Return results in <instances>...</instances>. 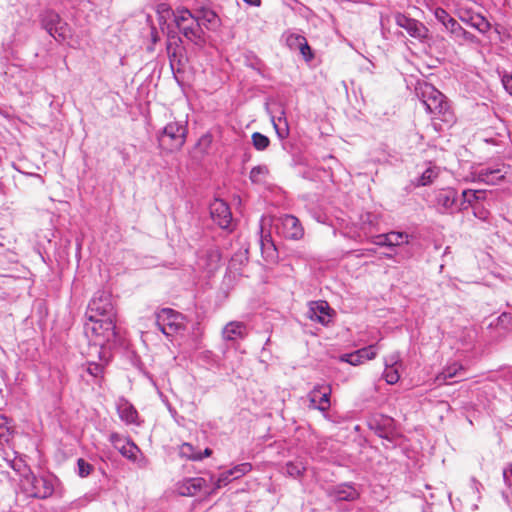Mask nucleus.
<instances>
[{"label": "nucleus", "instance_id": "f257e3e1", "mask_svg": "<svg viewBox=\"0 0 512 512\" xmlns=\"http://www.w3.org/2000/svg\"><path fill=\"white\" fill-rule=\"evenodd\" d=\"M85 317V332L95 337L96 344L109 347L117 344L116 311L110 292L98 290L89 301Z\"/></svg>", "mask_w": 512, "mask_h": 512}, {"label": "nucleus", "instance_id": "f03ea898", "mask_svg": "<svg viewBox=\"0 0 512 512\" xmlns=\"http://www.w3.org/2000/svg\"><path fill=\"white\" fill-rule=\"evenodd\" d=\"M158 12L161 18H164V13H166L168 16L171 15L173 17V22L175 23L179 32L187 40L193 42L195 45L201 46L206 42L205 32L200 27L196 15H194V10L190 11L184 7L172 10L167 7L166 4H161L159 6Z\"/></svg>", "mask_w": 512, "mask_h": 512}, {"label": "nucleus", "instance_id": "7ed1b4c3", "mask_svg": "<svg viewBox=\"0 0 512 512\" xmlns=\"http://www.w3.org/2000/svg\"><path fill=\"white\" fill-rule=\"evenodd\" d=\"M417 97L421 100L425 109L430 114L442 117L449 121L452 113L446 96L428 82H418L415 88Z\"/></svg>", "mask_w": 512, "mask_h": 512}, {"label": "nucleus", "instance_id": "20e7f679", "mask_svg": "<svg viewBox=\"0 0 512 512\" xmlns=\"http://www.w3.org/2000/svg\"><path fill=\"white\" fill-rule=\"evenodd\" d=\"M261 219L271 230L285 239L299 240L304 235V229L299 219L293 215L262 216Z\"/></svg>", "mask_w": 512, "mask_h": 512}, {"label": "nucleus", "instance_id": "39448f33", "mask_svg": "<svg viewBox=\"0 0 512 512\" xmlns=\"http://www.w3.org/2000/svg\"><path fill=\"white\" fill-rule=\"evenodd\" d=\"M187 132L186 123L181 121L170 122L159 133V144L169 151L179 150L186 142Z\"/></svg>", "mask_w": 512, "mask_h": 512}, {"label": "nucleus", "instance_id": "423d86ee", "mask_svg": "<svg viewBox=\"0 0 512 512\" xmlns=\"http://www.w3.org/2000/svg\"><path fill=\"white\" fill-rule=\"evenodd\" d=\"M156 325L164 335L172 336L184 329V316L171 308H163L156 313Z\"/></svg>", "mask_w": 512, "mask_h": 512}, {"label": "nucleus", "instance_id": "0eeeda50", "mask_svg": "<svg viewBox=\"0 0 512 512\" xmlns=\"http://www.w3.org/2000/svg\"><path fill=\"white\" fill-rule=\"evenodd\" d=\"M41 25L57 42H63L69 36L70 29L68 24L53 10L43 12L41 15Z\"/></svg>", "mask_w": 512, "mask_h": 512}, {"label": "nucleus", "instance_id": "6e6552de", "mask_svg": "<svg viewBox=\"0 0 512 512\" xmlns=\"http://www.w3.org/2000/svg\"><path fill=\"white\" fill-rule=\"evenodd\" d=\"M434 206L441 214H454L460 211L458 192L456 189L448 187L434 192Z\"/></svg>", "mask_w": 512, "mask_h": 512}, {"label": "nucleus", "instance_id": "1a4fd4ad", "mask_svg": "<svg viewBox=\"0 0 512 512\" xmlns=\"http://www.w3.org/2000/svg\"><path fill=\"white\" fill-rule=\"evenodd\" d=\"M507 173L508 166L505 164L481 166L471 172V179L473 182L484 183L487 185H496L504 180Z\"/></svg>", "mask_w": 512, "mask_h": 512}, {"label": "nucleus", "instance_id": "9d476101", "mask_svg": "<svg viewBox=\"0 0 512 512\" xmlns=\"http://www.w3.org/2000/svg\"><path fill=\"white\" fill-rule=\"evenodd\" d=\"M394 19L396 25L405 29L411 37L419 40H423L428 37V29L422 22L410 18L402 13H396L394 15Z\"/></svg>", "mask_w": 512, "mask_h": 512}, {"label": "nucleus", "instance_id": "9b49d317", "mask_svg": "<svg viewBox=\"0 0 512 512\" xmlns=\"http://www.w3.org/2000/svg\"><path fill=\"white\" fill-rule=\"evenodd\" d=\"M368 426L377 436L391 439L394 431V420L389 416L376 414L368 420Z\"/></svg>", "mask_w": 512, "mask_h": 512}, {"label": "nucleus", "instance_id": "f8f14e48", "mask_svg": "<svg viewBox=\"0 0 512 512\" xmlns=\"http://www.w3.org/2000/svg\"><path fill=\"white\" fill-rule=\"evenodd\" d=\"M54 478L52 476L37 477L34 474L28 482L32 486V496L38 499H46L54 493Z\"/></svg>", "mask_w": 512, "mask_h": 512}, {"label": "nucleus", "instance_id": "ddd939ff", "mask_svg": "<svg viewBox=\"0 0 512 512\" xmlns=\"http://www.w3.org/2000/svg\"><path fill=\"white\" fill-rule=\"evenodd\" d=\"M512 317L510 314L502 313L497 318L493 319L488 327V336L493 341H500L503 339L511 329Z\"/></svg>", "mask_w": 512, "mask_h": 512}, {"label": "nucleus", "instance_id": "4468645a", "mask_svg": "<svg viewBox=\"0 0 512 512\" xmlns=\"http://www.w3.org/2000/svg\"><path fill=\"white\" fill-rule=\"evenodd\" d=\"M210 214L213 222L220 228H229L232 221V214L229 206L223 200L215 199L211 203Z\"/></svg>", "mask_w": 512, "mask_h": 512}, {"label": "nucleus", "instance_id": "2eb2a0df", "mask_svg": "<svg viewBox=\"0 0 512 512\" xmlns=\"http://www.w3.org/2000/svg\"><path fill=\"white\" fill-rule=\"evenodd\" d=\"M271 229L267 226V224L263 223V220H260V248L262 255L266 261H274L277 258V249L274 241L271 236Z\"/></svg>", "mask_w": 512, "mask_h": 512}, {"label": "nucleus", "instance_id": "dca6fc26", "mask_svg": "<svg viewBox=\"0 0 512 512\" xmlns=\"http://www.w3.org/2000/svg\"><path fill=\"white\" fill-rule=\"evenodd\" d=\"M194 15H196L200 27L203 30L216 31L221 25L219 16L210 7H197L194 9Z\"/></svg>", "mask_w": 512, "mask_h": 512}, {"label": "nucleus", "instance_id": "f3484780", "mask_svg": "<svg viewBox=\"0 0 512 512\" xmlns=\"http://www.w3.org/2000/svg\"><path fill=\"white\" fill-rule=\"evenodd\" d=\"M385 370L383 372V378L387 384H396L400 379L399 369L403 363L399 353H393L387 356L384 360Z\"/></svg>", "mask_w": 512, "mask_h": 512}, {"label": "nucleus", "instance_id": "a211bd4d", "mask_svg": "<svg viewBox=\"0 0 512 512\" xmlns=\"http://www.w3.org/2000/svg\"><path fill=\"white\" fill-rule=\"evenodd\" d=\"M331 391L330 385H316L309 393L311 403L320 411H327L330 407Z\"/></svg>", "mask_w": 512, "mask_h": 512}, {"label": "nucleus", "instance_id": "6ab92c4d", "mask_svg": "<svg viewBox=\"0 0 512 512\" xmlns=\"http://www.w3.org/2000/svg\"><path fill=\"white\" fill-rule=\"evenodd\" d=\"M459 19L482 34L487 33L491 28L489 21L483 15L471 10H461L459 12Z\"/></svg>", "mask_w": 512, "mask_h": 512}, {"label": "nucleus", "instance_id": "aec40b11", "mask_svg": "<svg viewBox=\"0 0 512 512\" xmlns=\"http://www.w3.org/2000/svg\"><path fill=\"white\" fill-rule=\"evenodd\" d=\"M220 259L219 250L215 247H209L199 252L197 264L200 268L212 272L218 268Z\"/></svg>", "mask_w": 512, "mask_h": 512}, {"label": "nucleus", "instance_id": "412c9836", "mask_svg": "<svg viewBox=\"0 0 512 512\" xmlns=\"http://www.w3.org/2000/svg\"><path fill=\"white\" fill-rule=\"evenodd\" d=\"M248 335L247 325L239 321H231L222 329V338L224 341L234 342L244 339Z\"/></svg>", "mask_w": 512, "mask_h": 512}, {"label": "nucleus", "instance_id": "4be33fe9", "mask_svg": "<svg viewBox=\"0 0 512 512\" xmlns=\"http://www.w3.org/2000/svg\"><path fill=\"white\" fill-rule=\"evenodd\" d=\"M13 458L10 457V454L4 451L3 459L7 461L8 465L21 477L25 478L27 481L33 475L30 467L27 465L26 461L22 456H20L16 451L12 450Z\"/></svg>", "mask_w": 512, "mask_h": 512}, {"label": "nucleus", "instance_id": "5701e85b", "mask_svg": "<svg viewBox=\"0 0 512 512\" xmlns=\"http://www.w3.org/2000/svg\"><path fill=\"white\" fill-rule=\"evenodd\" d=\"M116 409L119 418L127 425L138 424V412L127 399L120 397L116 402Z\"/></svg>", "mask_w": 512, "mask_h": 512}, {"label": "nucleus", "instance_id": "b1692460", "mask_svg": "<svg viewBox=\"0 0 512 512\" xmlns=\"http://www.w3.org/2000/svg\"><path fill=\"white\" fill-rule=\"evenodd\" d=\"M207 487V481L202 477H192L184 479L179 487V494L182 496H195Z\"/></svg>", "mask_w": 512, "mask_h": 512}, {"label": "nucleus", "instance_id": "393cba45", "mask_svg": "<svg viewBox=\"0 0 512 512\" xmlns=\"http://www.w3.org/2000/svg\"><path fill=\"white\" fill-rule=\"evenodd\" d=\"M119 453L129 461L138 465L139 468H145L147 459L143 456L140 448L131 440L126 442L125 446H121Z\"/></svg>", "mask_w": 512, "mask_h": 512}, {"label": "nucleus", "instance_id": "a878e982", "mask_svg": "<svg viewBox=\"0 0 512 512\" xmlns=\"http://www.w3.org/2000/svg\"><path fill=\"white\" fill-rule=\"evenodd\" d=\"M330 307L325 301H316L310 304L309 318L323 325L330 322Z\"/></svg>", "mask_w": 512, "mask_h": 512}, {"label": "nucleus", "instance_id": "bb28decb", "mask_svg": "<svg viewBox=\"0 0 512 512\" xmlns=\"http://www.w3.org/2000/svg\"><path fill=\"white\" fill-rule=\"evenodd\" d=\"M436 20L441 23L445 30L450 33L451 38L455 35L457 30L461 27L456 19H454L445 9L437 7L434 10Z\"/></svg>", "mask_w": 512, "mask_h": 512}, {"label": "nucleus", "instance_id": "cd10ccee", "mask_svg": "<svg viewBox=\"0 0 512 512\" xmlns=\"http://www.w3.org/2000/svg\"><path fill=\"white\" fill-rule=\"evenodd\" d=\"M330 495L337 501H354L358 498L359 493L352 485L341 484L334 487Z\"/></svg>", "mask_w": 512, "mask_h": 512}, {"label": "nucleus", "instance_id": "c85d7f7f", "mask_svg": "<svg viewBox=\"0 0 512 512\" xmlns=\"http://www.w3.org/2000/svg\"><path fill=\"white\" fill-rule=\"evenodd\" d=\"M477 195H481L477 190H463L462 198L459 200L460 211L467 210L469 207L474 208L476 205H479Z\"/></svg>", "mask_w": 512, "mask_h": 512}, {"label": "nucleus", "instance_id": "c756f323", "mask_svg": "<svg viewBox=\"0 0 512 512\" xmlns=\"http://www.w3.org/2000/svg\"><path fill=\"white\" fill-rule=\"evenodd\" d=\"M452 38L459 45H463L465 43H471V44H479L480 43V40L478 37H476L474 34L465 30L462 26L457 30V32L455 33V35Z\"/></svg>", "mask_w": 512, "mask_h": 512}, {"label": "nucleus", "instance_id": "7c9ffc66", "mask_svg": "<svg viewBox=\"0 0 512 512\" xmlns=\"http://www.w3.org/2000/svg\"><path fill=\"white\" fill-rule=\"evenodd\" d=\"M440 169L436 166H429L417 179V186H427L438 177Z\"/></svg>", "mask_w": 512, "mask_h": 512}, {"label": "nucleus", "instance_id": "2f4dec72", "mask_svg": "<svg viewBox=\"0 0 512 512\" xmlns=\"http://www.w3.org/2000/svg\"><path fill=\"white\" fill-rule=\"evenodd\" d=\"M463 368L462 366L458 364H453L447 368H445L438 376L437 380L440 381H447L448 379H453L455 377H460L463 375Z\"/></svg>", "mask_w": 512, "mask_h": 512}, {"label": "nucleus", "instance_id": "473e14b6", "mask_svg": "<svg viewBox=\"0 0 512 512\" xmlns=\"http://www.w3.org/2000/svg\"><path fill=\"white\" fill-rule=\"evenodd\" d=\"M409 243V235L404 232L391 231L388 233V247L401 246Z\"/></svg>", "mask_w": 512, "mask_h": 512}, {"label": "nucleus", "instance_id": "72a5a7b5", "mask_svg": "<svg viewBox=\"0 0 512 512\" xmlns=\"http://www.w3.org/2000/svg\"><path fill=\"white\" fill-rule=\"evenodd\" d=\"M179 455L192 461H200V452L196 451L195 447L190 443H183L179 447Z\"/></svg>", "mask_w": 512, "mask_h": 512}, {"label": "nucleus", "instance_id": "f704fd0d", "mask_svg": "<svg viewBox=\"0 0 512 512\" xmlns=\"http://www.w3.org/2000/svg\"><path fill=\"white\" fill-rule=\"evenodd\" d=\"M210 480L214 483V488L207 492L209 495L216 492V490L228 485L232 480V475L228 474V470L222 472L217 478L214 475L210 476Z\"/></svg>", "mask_w": 512, "mask_h": 512}, {"label": "nucleus", "instance_id": "c9c22d12", "mask_svg": "<svg viewBox=\"0 0 512 512\" xmlns=\"http://www.w3.org/2000/svg\"><path fill=\"white\" fill-rule=\"evenodd\" d=\"M285 469L289 476L299 478L305 472L306 466L301 461H290L286 464Z\"/></svg>", "mask_w": 512, "mask_h": 512}, {"label": "nucleus", "instance_id": "e433bc0d", "mask_svg": "<svg viewBox=\"0 0 512 512\" xmlns=\"http://www.w3.org/2000/svg\"><path fill=\"white\" fill-rule=\"evenodd\" d=\"M252 470V464L249 462H244L235 465L234 467L228 469V474L232 475L234 480L239 479L249 473Z\"/></svg>", "mask_w": 512, "mask_h": 512}, {"label": "nucleus", "instance_id": "4c0bfd02", "mask_svg": "<svg viewBox=\"0 0 512 512\" xmlns=\"http://www.w3.org/2000/svg\"><path fill=\"white\" fill-rule=\"evenodd\" d=\"M268 174V168L265 165H258L251 169L249 179L256 184L262 183Z\"/></svg>", "mask_w": 512, "mask_h": 512}, {"label": "nucleus", "instance_id": "58836bf2", "mask_svg": "<svg viewBox=\"0 0 512 512\" xmlns=\"http://www.w3.org/2000/svg\"><path fill=\"white\" fill-rule=\"evenodd\" d=\"M251 138L254 148L258 151L266 150L270 144L269 138L260 132H254Z\"/></svg>", "mask_w": 512, "mask_h": 512}, {"label": "nucleus", "instance_id": "ea45409f", "mask_svg": "<svg viewBox=\"0 0 512 512\" xmlns=\"http://www.w3.org/2000/svg\"><path fill=\"white\" fill-rule=\"evenodd\" d=\"M94 470V466L84 460L83 458H79L77 460V474L81 478H85L89 476Z\"/></svg>", "mask_w": 512, "mask_h": 512}, {"label": "nucleus", "instance_id": "a19ab883", "mask_svg": "<svg viewBox=\"0 0 512 512\" xmlns=\"http://www.w3.org/2000/svg\"><path fill=\"white\" fill-rule=\"evenodd\" d=\"M109 441L110 443L112 444V446L116 449V450H120L121 449V446H125L126 445V442H130L131 439L128 438V437H125L117 432H112L110 435H109Z\"/></svg>", "mask_w": 512, "mask_h": 512}, {"label": "nucleus", "instance_id": "79ce46f5", "mask_svg": "<svg viewBox=\"0 0 512 512\" xmlns=\"http://www.w3.org/2000/svg\"><path fill=\"white\" fill-rule=\"evenodd\" d=\"M273 126L275 128V131L277 133V136L283 140L288 137L289 135V128L286 120L284 119L282 121L281 118L278 119V122L273 121Z\"/></svg>", "mask_w": 512, "mask_h": 512}, {"label": "nucleus", "instance_id": "37998d69", "mask_svg": "<svg viewBox=\"0 0 512 512\" xmlns=\"http://www.w3.org/2000/svg\"><path fill=\"white\" fill-rule=\"evenodd\" d=\"M295 40L299 46L300 52L306 60H310L313 57L311 48L308 45L306 39L303 36H296Z\"/></svg>", "mask_w": 512, "mask_h": 512}, {"label": "nucleus", "instance_id": "c03bdc74", "mask_svg": "<svg viewBox=\"0 0 512 512\" xmlns=\"http://www.w3.org/2000/svg\"><path fill=\"white\" fill-rule=\"evenodd\" d=\"M339 361L349 363L350 365L357 366L363 362L362 357L357 353V350L352 353H346L339 356Z\"/></svg>", "mask_w": 512, "mask_h": 512}, {"label": "nucleus", "instance_id": "a18cd8bd", "mask_svg": "<svg viewBox=\"0 0 512 512\" xmlns=\"http://www.w3.org/2000/svg\"><path fill=\"white\" fill-rule=\"evenodd\" d=\"M357 353L364 360H372L377 355V344H372L367 347L361 348L357 350Z\"/></svg>", "mask_w": 512, "mask_h": 512}, {"label": "nucleus", "instance_id": "49530a36", "mask_svg": "<svg viewBox=\"0 0 512 512\" xmlns=\"http://www.w3.org/2000/svg\"><path fill=\"white\" fill-rule=\"evenodd\" d=\"M14 436V430L12 427H2L0 429V448L5 445L10 446V442Z\"/></svg>", "mask_w": 512, "mask_h": 512}, {"label": "nucleus", "instance_id": "de8ad7c7", "mask_svg": "<svg viewBox=\"0 0 512 512\" xmlns=\"http://www.w3.org/2000/svg\"><path fill=\"white\" fill-rule=\"evenodd\" d=\"M96 498V494L94 493H87L84 496L74 500L71 503V507L74 509L85 507L88 503L94 501Z\"/></svg>", "mask_w": 512, "mask_h": 512}, {"label": "nucleus", "instance_id": "09e8293b", "mask_svg": "<svg viewBox=\"0 0 512 512\" xmlns=\"http://www.w3.org/2000/svg\"><path fill=\"white\" fill-rule=\"evenodd\" d=\"M473 209V214L476 218L486 221L489 218V211L487 208L484 207L483 204L476 205Z\"/></svg>", "mask_w": 512, "mask_h": 512}, {"label": "nucleus", "instance_id": "8fccbe9b", "mask_svg": "<svg viewBox=\"0 0 512 512\" xmlns=\"http://www.w3.org/2000/svg\"><path fill=\"white\" fill-rule=\"evenodd\" d=\"M199 358L207 364H217L218 360L216 355L210 350H204L199 353Z\"/></svg>", "mask_w": 512, "mask_h": 512}, {"label": "nucleus", "instance_id": "3c124183", "mask_svg": "<svg viewBox=\"0 0 512 512\" xmlns=\"http://www.w3.org/2000/svg\"><path fill=\"white\" fill-rule=\"evenodd\" d=\"M503 481L508 488H512V463H508L503 469Z\"/></svg>", "mask_w": 512, "mask_h": 512}, {"label": "nucleus", "instance_id": "603ef678", "mask_svg": "<svg viewBox=\"0 0 512 512\" xmlns=\"http://www.w3.org/2000/svg\"><path fill=\"white\" fill-rule=\"evenodd\" d=\"M87 372L93 377H99L103 373V366L97 363L89 364Z\"/></svg>", "mask_w": 512, "mask_h": 512}, {"label": "nucleus", "instance_id": "864d4df0", "mask_svg": "<svg viewBox=\"0 0 512 512\" xmlns=\"http://www.w3.org/2000/svg\"><path fill=\"white\" fill-rule=\"evenodd\" d=\"M372 243L378 246L388 247V233L374 236L372 239Z\"/></svg>", "mask_w": 512, "mask_h": 512}, {"label": "nucleus", "instance_id": "5fc2aeb1", "mask_svg": "<svg viewBox=\"0 0 512 512\" xmlns=\"http://www.w3.org/2000/svg\"><path fill=\"white\" fill-rule=\"evenodd\" d=\"M502 83L505 90L512 94V73L503 75Z\"/></svg>", "mask_w": 512, "mask_h": 512}, {"label": "nucleus", "instance_id": "6e6d98bb", "mask_svg": "<svg viewBox=\"0 0 512 512\" xmlns=\"http://www.w3.org/2000/svg\"><path fill=\"white\" fill-rule=\"evenodd\" d=\"M361 221L363 225H373L375 223V216L370 213H367L361 217Z\"/></svg>", "mask_w": 512, "mask_h": 512}, {"label": "nucleus", "instance_id": "4d7b16f0", "mask_svg": "<svg viewBox=\"0 0 512 512\" xmlns=\"http://www.w3.org/2000/svg\"><path fill=\"white\" fill-rule=\"evenodd\" d=\"M9 423H10L9 418H8L7 416H5V415L1 414V415H0V429H1L2 427H10V426H9Z\"/></svg>", "mask_w": 512, "mask_h": 512}, {"label": "nucleus", "instance_id": "13d9d810", "mask_svg": "<svg viewBox=\"0 0 512 512\" xmlns=\"http://www.w3.org/2000/svg\"><path fill=\"white\" fill-rule=\"evenodd\" d=\"M481 193V195H477V200L479 204H483V201L486 199L487 192L485 190H477Z\"/></svg>", "mask_w": 512, "mask_h": 512}, {"label": "nucleus", "instance_id": "bf43d9fd", "mask_svg": "<svg viewBox=\"0 0 512 512\" xmlns=\"http://www.w3.org/2000/svg\"><path fill=\"white\" fill-rule=\"evenodd\" d=\"M211 454H212V450L210 448H206L203 452H200L201 460L206 457H210Z\"/></svg>", "mask_w": 512, "mask_h": 512}, {"label": "nucleus", "instance_id": "052dcab7", "mask_svg": "<svg viewBox=\"0 0 512 512\" xmlns=\"http://www.w3.org/2000/svg\"><path fill=\"white\" fill-rule=\"evenodd\" d=\"M502 496L505 499L506 503L509 504L510 500H509V496H508L507 492L503 491Z\"/></svg>", "mask_w": 512, "mask_h": 512}, {"label": "nucleus", "instance_id": "680f3d73", "mask_svg": "<svg viewBox=\"0 0 512 512\" xmlns=\"http://www.w3.org/2000/svg\"><path fill=\"white\" fill-rule=\"evenodd\" d=\"M385 257L392 258V254H385Z\"/></svg>", "mask_w": 512, "mask_h": 512}]
</instances>
